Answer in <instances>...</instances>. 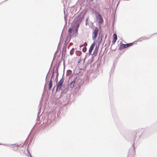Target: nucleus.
I'll use <instances>...</instances> for the list:
<instances>
[{
	"mask_svg": "<svg viewBox=\"0 0 157 157\" xmlns=\"http://www.w3.org/2000/svg\"><path fill=\"white\" fill-rule=\"evenodd\" d=\"M64 81V79L62 78L59 81L57 86L56 91H59L60 90V89L63 86Z\"/></svg>",
	"mask_w": 157,
	"mask_h": 157,
	"instance_id": "obj_1",
	"label": "nucleus"
},
{
	"mask_svg": "<svg viewBox=\"0 0 157 157\" xmlns=\"http://www.w3.org/2000/svg\"><path fill=\"white\" fill-rule=\"evenodd\" d=\"M98 31V27H96L94 30L92 34L93 39V40H94L96 38L97 36Z\"/></svg>",
	"mask_w": 157,
	"mask_h": 157,
	"instance_id": "obj_2",
	"label": "nucleus"
},
{
	"mask_svg": "<svg viewBox=\"0 0 157 157\" xmlns=\"http://www.w3.org/2000/svg\"><path fill=\"white\" fill-rule=\"evenodd\" d=\"M95 43H93V44L91 45L90 47L89 51V54H91V52L95 45Z\"/></svg>",
	"mask_w": 157,
	"mask_h": 157,
	"instance_id": "obj_3",
	"label": "nucleus"
},
{
	"mask_svg": "<svg viewBox=\"0 0 157 157\" xmlns=\"http://www.w3.org/2000/svg\"><path fill=\"white\" fill-rule=\"evenodd\" d=\"M117 39V37L116 34L115 33L113 35V40L112 41V44H115Z\"/></svg>",
	"mask_w": 157,
	"mask_h": 157,
	"instance_id": "obj_4",
	"label": "nucleus"
},
{
	"mask_svg": "<svg viewBox=\"0 0 157 157\" xmlns=\"http://www.w3.org/2000/svg\"><path fill=\"white\" fill-rule=\"evenodd\" d=\"M52 78H51L50 79V81H49V84H48V86H49L48 90H50L51 89V88L52 87Z\"/></svg>",
	"mask_w": 157,
	"mask_h": 157,
	"instance_id": "obj_5",
	"label": "nucleus"
},
{
	"mask_svg": "<svg viewBox=\"0 0 157 157\" xmlns=\"http://www.w3.org/2000/svg\"><path fill=\"white\" fill-rule=\"evenodd\" d=\"M76 86V83L75 82V80L72 82L70 84V86L71 88H73Z\"/></svg>",
	"mask_w": 157,
	"mask_h": 157,
	"instance_id": "obj_6",
	"label": "nucleus"
},
{
	"mask_svg": "<svg viewBox=\"0 0 157 157\" xmlns=\"http://www.w3.org/2000/svg\"><path fill=\"white\" fill-rule=\"evenodd\" d=\"M125 48V44H122L118 48L120 50H121Z\"/></svg>",
	"mask_w": 157,
	"mask_h": 157,
	"instance_id": "obj_7",
	"label": "nucleus"
},
{
	"mask_svg": "<svg viewBox=\"0 0 157 157\" xmlns=\"http://www.w3.org/2000/svg\"><path fill=\"white\" fill-rule=\"evenodd\" d=\"M133 43H130L127 44H125V48H126L128 47H129L130 46H131L132 45Z\"/></svg>",
	"mask_w": 157,
	"mask_h": 157,
	"instance_id": "obj_8",
	"label": "nucleus"
},
{
	"mask_svg": "<svg viewBox=\"0 0 157 157\" xmlns=\"http://www.w3.org/2000/svg\"><path fill=\"white\" fill-rule=\"evenodd\" d=\"M96 15V17L99 19H100V18H101V15H100L99 14H97Z\"/></svg>",
	"mask_w": 157,
	"mask_h": 157,
	"instance_id": "obj_9",
	"label": "nucleus"
},
{
	"mask_svg": "<svg viewBox=\"0 0 157 157\" xmlns=\"http://www.w3.org/2000/svg\"><path fill=\"white\" fill-rule=\"evenodd\" d=\"M74 51V49L73 48L70 52V54L71 55H72Z\"/></svg>",
	"mask_w": 157,
	"mask_h": 157,
	"instance_id": "obj_10",
	"label": "nucleus"
},
{
	"mask_svg": "<svg viewBox=\"0 0 157 157\" xmlns=\"http://www.w3.org/2000/svg\"><path fill=\"white\" fill-rule=\"evenodd\" d=\"M73 30V29L72 28H69L68 29V32L70 33H72Z\"/></svg>",
	"mask_w": 157,
	"mask_h": 157,
	"instance_id": "obj_11",
	"label": "nucleus"
},
{
	"mask_svg": "<svg viewBox=\"0 0 157 157\" xmlns=\"http://www.w3.org/2000/svg\"><path fill=\"white\" fill-rule=\"evenodd\" d=\"M98 48L96 47L95 48V50L94 51V53L97 54V52H98Z\"/></svg>",
	"mask_w": 157,
	"mask_h": 157,
	"instance_id": "obj_12",
	"label": "nucleus"
},
{
	"mask_svg": "<svg viewBox=\"0 0 157 157\" xmlns=\"http://www.w3.org/2000/svg\"><path fill=\"white\" fill-rule=\"evenodd\" d=\"M100 20L99 21V22L100 23H102L103 22V19L102 18V17H101V18H100L99 19Z\"/></svg>",
	"mask_w": 157,
	"mask_h": 157,
	"instance_id": "obj_13",
	"label": "nucleus"
},
{
	"mask_svg": "<svg viewBox=\"0 0 157 157\" xmlns=\"http://www.w3.org/2000/svg\"><path fill=\"white\" fill-rule=\"evenodd\" d=\"M86 50V47H84L83 48L82 51L84 52H85Z\"/></svg>",
	"mask_w": 157,
	"mask_h": 157,
	"instance_id": "obj_14",
	"label": "nucleus"
},
{
	"mask_svg": "<svg viewBox=\"0 0 157 157\" xmlns=\"http://www.w3.org/2000/svg\"><path fill=\"white\" fill-rule=\"evenodd\" d=\"M77 55L78 56H79L81 55V52L79 51H78L77 52Z\"/></svg>",
	"mask_w": 157,
	"mask_h": 157,
	"instance_id": "obj_15",
	"label": "nucleus"
},
{
	"mask_svg": "<svg viewBox=\"0 0 157 157\" xmlns=\"http://www.w3.org/2000/svg\"><path fill=\"white\" fill-rule=\"evenodd\" d=\"M85 45H87V44L86 43H85Z\"/></svg>",
	"mask_w": 157,
	"mask_h": 157,
	"instance_id": "obj_16",
	"label": "nucleus"
},
{
	"mask_svg": "<svg viewBox=\"0 0 157 157\" xmlns=\"http://www.w3.org/2000/svg\"><path fill=\"white\" fill-rule=\"evenodd\" d=\"M76 32L77 33V30H76Z\"/></svg>",
	"mask_w": 157,
	"mask_h": 157,
	"instance_id": "obj_17",
	"label": "nucleus"
},
{
	"mask_svg": "<svg viewBox=\"0 0 157 157\" xmlns=\"http://www.w3.org/2000/svg\"><path fill=\"white\" fill-rule=\"evenodd\" d=\"M1 144L0 143V145H1Z\"/></svg>",
	"mask_w": 157,
	"mask_h": 157,
	"instance_id": "obj_18",
	"label": "nucleus"
}]
</instances>
